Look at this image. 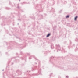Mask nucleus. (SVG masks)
<instances>
[{
  "mask_svg": "<svg viewBox=\"0 0 78 78\" xmlns=\"http://www.w3.org/2000/svg\"><path fill=\"white\" fill-rule=\"evenodd\" d=\"M69 16H67L66 17V18H69Z\"/></svg>",
  "mask_w": 78,
  "mask_h": 78,
  "instance_id": "3",
  "label": "nucleus"
},
{
  "mask_svg": "<svg viewBox=\"0 0 78 78\" xmlns=\"http://www.w3.org/2000/svg\"><path fill=\"white\" fill-rule=\"evenodd\" d=\"M50 34H48V35H47V37H49V36H50Z\"/></svg>",
  "mask_w": 78,
  "mask_h": 78,
  "instance_id": "2",
  "label": "nucleus"
},
{
  "mask_svg": "<svg viewBox=\"0 0 78 78\" xmlns=\"http://www.w3.org/2000/svg\"><path fill=\"white\" fill-rule=\"evenodd\" d=\"M77 18H78V16H76L74 19L75 20H76V19H77Z\"/></svg>",
  "mask_w": 78,
  "mask_h": 78,
  "instance_id": "1",
  "label": "nucleus"
}]
</instances>
